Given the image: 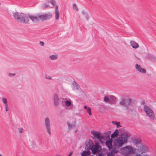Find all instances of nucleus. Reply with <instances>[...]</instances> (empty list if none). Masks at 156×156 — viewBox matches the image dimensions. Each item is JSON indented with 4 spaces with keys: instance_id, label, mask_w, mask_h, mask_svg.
I'll list each match as a JSON object with an SVG mask.
<instances>
[{
    "instance_id": "nucleus-1",
    "label": "nucleus",
    "mask_w": 156,
    "mask_h": 156,
    "mask_svg": "<svg viewBox=\"0 0 156 156\" xmlns=\"http://www.w3.org/2000/svg\"><path fill=\"white\" fill-rule=\"evenodd\" d=\"M12 16L14 19L18 22L27 24L29 22L27 16L25 14L17 12H13Z\"/></svg>"
},
{
    "instance_id": "nucleus-2",
    "label": "nucleus",
    "mask_w": 156,
    "mask_h": 156,
    "mask_svg": "<svg viewBox=\"0 0 156 156\" xmlns=\"http://www.w3.org/2000/svg\"><path fill=\"white\" fill-rule=\"evenodd\" d=\"M128 136L125 134H122L121 136L117 137L113 142L114 146L120 147L127 141Z\"/></svg>"
},
{
    "instance_id": "nucleus-3",
    "label": "nucleus",
    "mask_w": 156,
    "mask_h": 156,
    "mask_svg": "<svg viewBox=\"0 0 156 156\" xmlns=\"http://www.w3.org/2000/svg\"><path fill=\"white\" fill-rule=\"evenodd\" d=\"M135 150L131 146L128 145L122 148L121 151L124 155L128 156L131 154H134Z\"/></svg>"
},
{
    "instance_id": "nucleus-4",
    "label": "nucleus",
    "mask_w": 156,
    "mask_h": 156,
    "mask_svg": "<svg viewBox=\"0 0 156 156\" xmlns=\"http://www.w3.org/2000/svg\"><path fill=\"white\" fill-rule=\"evenodd\" d=\"M144 111L147 115L151 119L154 120V115L153 111L147 106L145 105L144 108Z\"/></svg>"
},
{
    "instance_id": "nucleus-5",
    "label": "nucleus",
    "mask_w": 156,
    "mask_h": 156,
    "mask_svg": "<svg viewBox=\"0 0 156 156\" xmlns=\"http://www.w3.org/2000/svg\"><path fill=\"white\" fill-rule=\"evenodd\" d=\"M44 125L46 131L49 135L51 134L50 122L49 118L48 117L45 118L44 121Z\"/></svg>"
},
{
    "instance_id": "nucleus-6",
    "label": "nucleus",
    "mask_w": 156,
    "mask_h": 156,
    "mask_svg": "<svg viewBox=\"0 0 156 156\" xmlns=\"http://www.w3.org/2000/svg\"><path fill=\"white\" fill-rule=\"evenodd\" d=\"M121 100L122 101L120 102V104L121 105H124L126 107H128V105H132L133 102V100L129 98L127 99L122 98Z\"/></svg>"
},
{
    "instance_id": "nucleus-7",
    "label": "nucleus",
    "mask_w": 156,
    "mask_h": 156,
    "mask_svg": "<svg viewBox=\"0 0 156 156\" xmlns=\"http://www.w3.org/2000/svg\"><path fill=\"white\" fill-rule=\"evenodd\" d=\"M91 133L92 135V137L93 139H97L99 140L105 139L104 138L103 136H101V133L99 132L93 131L91 132Z\"/></svg>"
},
{
    "instance_id": "nucleus-8",
    "label": "nucleus",
    "mask_w": 156,
    "mask_h": 156,
    "mask_svg": "<svg viewBox=\"0 0 156 156\" xmlns=\"http://www.w3.org/2000/svg\"><path fill=\"white\" fill-rule=\"evenodd\" d=\"M137 149L139 153H143L148 151L147 148L144 146L142 144L138 145Z\"/></svg>"
},
{
    "instance_id": "nucleus-9",
    "label": "nucleus",
    "mask_w": 156,
    "mask_h": 156,
    "mask_svg": "<svg viewBox=\"0 0 156 156\" xmlns=\"http://www.w3.org/2000/svg\"><path fill=\"white\" fill-rule=\"evenodd\" d=\"M27 17L28 18L30 19L33 22L36 23L39 21L38 14L34 15H28Z\"/></svg>"
},
{
    "instance_id": "nucleus-10",
    "label": "nucleus",
    "mask_w": 156,
    "mask_h": 156,
    "mask_svg": "<svg viewBox=\"0 0 156 156\" xmlns=\"http://www.w3.org/2000/svg\"><path fill=\"white\" fill-rule=\"evenodd\" d=\"M94 146V144L91 140H89L85 145V149L87 151H90L89 150L92 149Z\"/></svg>"
},
{
    "instance_id": "nucleus-11",
    "label": "nucleus",
    "mask_w": 156,
    "mask_h": 156,
    "mask_svg": "<svg viewBox=\"0 0 156 156\" xmlns=\"http://www.w3.org/2000/svg\"><path fill=\"white\" fill-rule=\"evenodd\" d=\"M118 101L117 98L112 95L109 96V103L115 104Z\"/></svg>"
},
{
    "instance_id": "nucleus-12",
    "label": "nucleus",
    "mask_w": 156,
    "mask_h": 156,
    "mask_svg": "<svg viewBox=\"0 0 156 156\" xmlns=\"http://www.w3.org/2000/svg\"><path fill=\"white\" fill-rule=\"evenodd\" d=\"M135 67L136 69L139 72L142 73H146V69L144 68H142L138 64H136L135 65Z\"/></svg>"
},
{
    "instance_id": "nucleus-13",
    "label": "nucleus",
    "mask_w": 156,
    "mask_h": 156,
    "mask_svg": "<svg viewBox=\"0 0 156 156\" xmlns=\"http://www.w3.org/2000/svg\"><path fill=\"white\" fill-rule=\"evenodd\" d=\"M112 139H108L106 141V145L109 149H111L112 148Z\"/></svg>"
},
{
    "instance_id": "nucleus-14",
    "label": "nucleus",
    "mask_w": 156,
    "mask_h": 156,
    "mask_svg": "<svg viewBox=\"0 0 156 156\" xmlns=\"http://www.w3.org/2000/svg\"><path fill=\"white\" fill-rule=\"evenodd\" d=\"M54 104L55 105H57L58 104L59 99L58 95L56 94H55L53 98Z\"/></svg>"
},
{
    "instance_id": "nucleus-15",
    "label": "nucleus",
    "mask_w": 156,
    "mask_h": 156,
    "mask_svg": "<svg viewBox=\"0 0 156 156\" xmlns=\"http://www.w3.org/2000/svg\"><path fill=\"white\" fill-rule=\"evenodd\" d=\"M73 85V90H78L80 88V86L77 84V83L75 81H73L72 83Z\"/></svg>"
},
{
    "instance_id": "nucleus-16",
    "label": "nucleus",
    "mask_w": 156,
    "mask_h": 156,
    "mask_svg": "<svg viewBox=\"0 0 156 156\" xmlns=\"http://www.w3.org/2000/svg\"><path fill=\"white\" fill-rule=\"evenodd\" d=\"M55 8V19L56 20H58L59 16V12L58 10V7L57 5H56Z\"/></svg>"
},
{
    "instance_id": "nucleus-17",
    "label": "nucleus",
    "mask_w": 156,
    "mask_h": 156,
    "mask_svg": "<svg viewBox=\"0 0 156 156\" xmlns=\"http://www.w3.org/2000/svg\"><path fill=\"white\" fill-rule=\"evenodd\" d=\"M130 44L133 48H136L139 47L138 44L133 41H131Z\"/></svg>"
},
{
    "instance_id": "nucleus-18",
    "label": "nucleus",
    "mask_w": 156,
    "mask_h": 156,
    "mask_svg": "<svg viewBox=\"0 0 156 156\" xmlns=\"http://www.w3.org/2000/svg\"><path fill=\"white\" fill-rule=\"evenodd\" d=\"M45 20H49L52 17V14L50 13L44 14Z\"/></svg>"
},
{
    "instance_id": "nucleus-19",
    "label": "nucleus",
    "mask_w": 156,
    "mask_h": 156,
    "mask_svg": "<svg viewBox=\"0 0 156 156\" xmlns=\"http://www.w3.org/2000/svg\"><path fill=\"white\" fill-rule=\"evenodd\" d=\"M38 16L39 21H43L45 20L44 14L41 13H38Z\"/></svg>"
},
{
    "instance_id": "nucleus-20",
    "label": "nucleus",
    "mask_w": 156,
    "mask_h": 156,
    "mask_svg": "<svg viewBox=\"0 0 156 156\" xmlns=\"http://www.w3.org/2000/svg\"><path fill=\"white\" fill-rule=\"evenodd\" d=\"M111 131H108L106 133H104V135L105 136L104 137V138H105V139L104 140H106L108 138H109L110 137V135L111 134Z\"/></svg>"
},
{
    "instance_id": "nucleus-21",
    "label": "nucleus",
    "mask_w": 156,
    "mask_h": 156,
    "mask_svg": "<svg viewBox=\"0 0 156 156\" xmlns=\"http://www.w3.org/2000/svg\"><path fill=\"white\" fill-rule=\"evenodd\" d=\"M118 152V151L117 150L114 148L112 150V151L110 153L108 154V156H114V154L117 153Z\"/></svg>"
},
{
    "instance_id": "nucleus-22",
    "label": "nucleus",
    "mask_w": 156,
    "mask_h": 156,
    "mask_svg": "<svg viewBox=\"0 0 156 156\" xmlns=\"http://www.w3.org/2000/svg\"><path fill=\"white\" fill-rule=\"evenodd\" d=\"M118 131L117 129H116L115 131L114 132V133L112 134L111 135V138H114L115 137H116L118 135Z\"/></svg>"
},
{
    "instance_id": "nucleus-23",
    "label": "nucleus",
    "mask_w": 156,
    "mask_h": 156,
    "mask_svg": "<svg viewBox=\"0 0 156 156\" xmlns=\"http://www.w3.org/2000/svg\"><path fill=\"white\" fill-rule=\"evenodd\" d=\"M90 153V151H84L81 154L82 156H88Z\"/></svg>"
},
{
    "instance_id": "nucleus-24",
    "label": "nucleus",
    "mask_w": 156,
    "mask_h": 156,
    "mask_svg": "<svg viewBox=\"0 0 156 156\" xmlns=\"http://www.w3.org/2000/svg\"><path fill=\"white\" fill-rule=\"evenodd\" d=\"M92 152L93 154H95L98 151V146H95L92 148Z\"/></svg>"
},
{
    "instance_id": "nucleus-25",
    "label": "nucleus",
    "mask_w": 156,
    "mask_h": 156,
    "mask_svg": "<svg viewBox=\"0 0 156 156\" xmlns=\"http://www.w3.org/2000/svg\"><path fill=\"white\" fill-rule=\"evenodd\" d=\"M135 144H138L141 142V140L140 139H134L133 141Z\"/></svg>"
},
{
    "instance_id": "nucleus-26",
    "label": "nucleus",
    "mask_w": 156,
    "mask_h": 156,
    "mask_svg": "<svg viewBox=\"0 0 156 156\" xmlns=\"http://www.w3.org/2000/svg\"><path fill=\"white\" fill-rule=\"evenodd\" d=\"M58 57V55H52L49 56L50 59L52 60H54L56 59Z\"/></svg>"
},
{
    "instance_id": "nucleus-27",
    "label": "nucleus",
    "mask_w": 156,
    "mask_h": 156,
    "mask_svg": "<svg viewBox=\"0 0 156 156\" xmlns=\"http://www.w3.org/2000/svg\"><path fill=\"white\" fill-rule=\"evenodd\" d=\"M48 7H50L49 5V4L46 3L44 5H43L42 6V8L43 9H46Z\"/></svg>"
},
{
    "instance_id": "nucleus-28",
    "label": "nucleus",
    "mask_w": 156,
    "mask_h": 156,
    "mask_svg": "<svg viewBox=\"0 0 156 156\" xmlns=\"http://www.w3.org/2000/svg\"><path fill=\"white\" fill-rule=\"evenodd\" d=\"M2 101L3 103L4 104V105H8L7 101V99L6 98H2Z\"/></svg>"
},
{
    "instance_id": "nucleus-29",
    "label": "nucleus",
    "mask_w": 156,
    "mask_h": 156,
    "mask_svg": "<svg viewBox=\"0 0 156 156\" xmlns=\"http://www.w3.org/2000/svg\"><path fill=\"white\" fill-rule=\"evenodd\" d=\"M67 125L69 128V129H71L73 127H74L75 126V124L73 125H70L69 122H68L67 123Z\"/></svg>"
},
{
    "instance_id": "nucleus-30",
    "label": "nucleus",
    "mask_w": 156,
    "mask_h": 156,
    "mask_svg": "<svg viewBox=\"0 0 156 156\" xmlns=\"http://www.w3.org/2000/svg\"><path fill=\"white\" fill-rule=\"evenodd\" d=\"M87 112L88 113L89 115H92L91 109L90 107L88 108V109H87Z\"/></svg>"
},
{
    "instance_id": "nucleus-31",
    "label": "nucleus",
    "mask_w": 156,
    "mask_h": 156,
    "mask_svg": "<svg viewBox=\"0 0 156 156\" xmlns=\"http://www.w3.org/2000/svg\"><path fill=\"white\" fill-rule=\"evenodd\" d=\"M112 123L114 124H116L117 126L118 127V126H120V123L119 122H118L117 121H112Z\"/></svg>"
},
{
    "instance_id": "nucleus-32",
    "label": "nucleus",
    "mask_w": 156,
    "mask_h": 156,
    "mask_svg": "<svg viewBox=\"0 0 156 156\" xmlns=\"http://www.w3.org/2000/svg\"><path fill=\"white\" fill-rule=\"evenodd\" d=\"M71 102L69 101H66V105L67 106H70L71 105Z\"/></svg>"
},
{
    "instance_id": "nucleus-33",
    "label": "nucleus",
    "mask_w": 156,
    "mask_h": 156,
    "mask_svg": "<svg viewBox=\"0 0 156 156\" xmlns=\"http://www.w3.org/2000/svg\"><path fill=\"white\" fill-rule=\"evenodd\" d=\"M73 8L76 11H77L78 10V9L75 4H73Z\"/></svg>"
},
{
    "instance_id": "nucleus-34",
    "label": "nucleus",
    "mask_w": 156,
    "mask_h": 156,
    "mask_svg": "<svg viewBox=\"0 0 156 156\" xmlns=\"http://www.w3.org/2000/svg\"><path fill=\"white\" fill-rule=\"evenodd\" d=\"M109 96L108 98L106 97H105L104 98V101L106 102H108L109 103Z\"/></svg>"
},
{
    "instance_id": "nucleus-35",
    "label": "nucleus",
    "mask_w": 156,
    "mask_h": 156,
    "mask_svg": "<svg viewBox=\"0 0 156 156\" xmlns=\"http://www.w3.org/2000/svg\"><path fill=\"white\" fill-rule=\"evenodd\" d=\"M51 4L52 5V7H53L55 3V2L54 0H51L50 1Z\"/></svg>"
},
{
    "instance_id": "nucleus-36",
    "label": "nucleus",
    "mask_w": 156,
    "mask_h": 156,
    "mask_svg": "<svg viewBox=\"0 0 156 156\" xmlns=\"http://www.w3.org/2000/svg\"><path fill=\"white\" fill-rule=\"evenodd\" d=\"M18 130L19 133H22L23 132V128H18Z\"/></svg>"
},
{
    "instance_id": "nucleus-37",
    "label": "nucleus",
    "mask_w": 156,
    "mask_h": 156,
    "mask_svg": "<svg viewBox=\"0 0 156 156\" xmlns=\"http://www.w3.org/2000/svg\"><path fill=\"white\" fill-rule=\"evenodd\" d=\"M5 107L6 111H9V107L8 105H5Z\"/></svg>"
},
{
    "instance_id": "nucleus-38",
    "label": "nucleus",
    "mask_w": 156,
    "mask_h": 156,
    "mask_svg": "<svg viewBox=\"0 0 156 156\" xmlns=\"http://www.w3.org/2000/svg\"><path fill=\"white\" fill-rule=\"evenodd\" d=\"M15 75H16V74H15V73H9V76L10 77H12V76H15Z\"/></svg>"
},
{
    "instance_id": "nucleus-39",
    "label": "nucleus",
    "mask_w": 156,
    "mask_h": 156,
    "mask_svg": "<svg viewBox=\"0 0 156 156\" xmlns=\"http://www.w3.org/2000/svg\"><path fill=\"white\" fill-rule=\"evenodd\" d=\"M39 44L42 46H43L44 45V43L43 41H40Z\"/></svg>"
},
{
    "instance_id": "nucleus-40",
    "label": "nucleus",
    "mask_w": 156,
    "mask_h": 156,
    "mask_svg": "<svg viewBox=\"0 0 156 156\" xmlns=\"http://www.w3.org/2000/svg\"><path fill=\"white\" fill-rule=\"evenodd\" d=\"M73 153V151H70L69 153V154H68V155L69 156H71Z\"/></svg>"
},
{
    "instance_id": "nucleus-41",
    "label": "nucleus",
    "mask_w": 156,
    "mask_h": 156,
    "mask_svg": "<svg viewBox=\"0 0 156 156\" xmlns=\"http://www.w3.org/2000/svg\"><path fill=\"white\" fill-rule=\"evenodd\" d=\"M46 78L49 80H51V77L50 76H46Z\"/></svg>"
},
{
    "instance_id": "nucleus-42",
    "label": "nucleus",
    "mask_w": 156,
    "mask_h": 156,
    "mask_svg": "<svg viewBox=\"0 0 156 156\" xmlns=\"http://www.w3.org/2000/svg\"><path fill=\"white\" fill-rule=\"evenodd\" d=\"M84 109H88V108H89V107H88L86 105H85L84 106Z\"/></svg>"
},
{
    "instance_id": "nucleus-43",
    "label": "nucleus",
    "mask_w": 156,
    "mask_h": 156,
    "mask_svg": "<svg viewBox=\"0 0 156 156\" xmlns=\"http://www.w3.org/2000/svg\"><path fill=\"white\" fill-rule=\"evenodd\" d=\"M98 156H103V155L101 153L99 154Z\"/></svg>"
},
{
    "instance_id": "nucleus-44",
    "label": "nucleus",
    "mask_w": 156,
    "mask_h": 156,
    "mask_svg": "<svg viewBox=\"0 0 156 156\" xmlns=\"http://www.w3.org/2000/svg\"><path fill=\"white\" fill-rule=\"evenodd\" d=\"M82 13L83 14H85V12L84 11H82Z\"/></svg>"
},
{
    "instance_id": "nucleus-45",
    "label": "nucleus",
    "mask_w": 156,
    "mask_h": 156,
    "mask_svg": "<svg viewBox=\"0 0 156 156\" xmlns=\"http://www.w3.org/2000/svg\"><path fill=\"white\" fill-rule=\"evenodd\" d=\"M80 91H82V92H83V91L81 89H80Z\"/></svg>"
},
{
    "instance_id": "nucleus-46",
    "label": "nucleus",
    "mask_w": 156,
    "mask_h": 156,
    "mask_svg": "<svg viewBox=\"0 0 156 156\" xmlns=\"http://www.w3.org/2000/svg\"><path fill=\"white\" fill-rule=\"evenodd\" d=\"M0 156H3L1 154H0Z\"/></svg>"
},
{
    "instance_id": "nucleus-47",
    "label": "nucleus",
    "mask_w": 156,
    "mask_h": 156,
    "mask_svg": "<svg viewBox=\"0 0 156 156\" xmlns=\"http://www.w3.org/2000/svg\"><path fill=\"white\" fill-rule=\"evenodd\" d=\"M75 133L76 132H77V130H75Z\"/></svg>"
}]
</instances>
